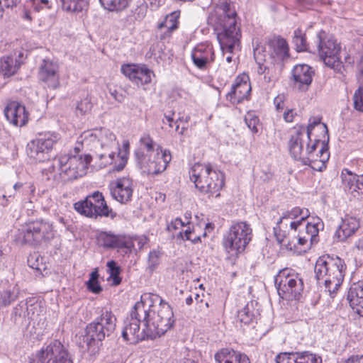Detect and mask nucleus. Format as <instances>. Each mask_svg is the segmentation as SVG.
Returning a JSON list of instances; mask_svg holds the SVG:
<instances>
[{
  "label": "nucleus",
  "mask_w": 363,
  "mask_h": 363,
  "mask_svg": "<svg viewBox=\"0 0 363 363\" xmlns=\"http://www.w3.org/2000/svg\"><path fill=\"white\" fill-rule=\"evenodd\" d=\"M37 363H73V357L60 340L47 342L37 353Z\"/></svg>",
  "instance_id": "nucleus-16"
},
{
  "label": "nucleus",
  "mask_w": 363,
  "mask_h": 363,
  "mask_svg": "<svg viewBox=\"0 0 363 363\" xmlns=\"http://www.w3.org/2000/svg\"><path fill=\"white\" fill-rule=\"evenodd\" d=\"M135 155L142 172L147 175H157L164 172L172 159L170 152L162 150L159 146L155 154L145 155V152L138 150Z\"/></svg>",
  "instance_id": "nucleus-13"
},
{
  "label": "nucleus",
  "mask_w": 363,
  "mask_h": 363,
  "mask_svg": "<svg viewBox=\"0 0 363 363\" xmlns=\"http://www.w3.org/2000/svg\"><path fill=\"white\" fill-rule=\"evenodd\" d=\"M292 42L298 52L309 51V45L301 30L297 29L294 31Z\"/></svg>",
  "instance_id": "nucleus-39"
},
{
  "label": "nucleus",
  "mask_w": 363,
  "mask_h": 363,
  "mask_svg": "<svg viewBox=\"0 0 363 363\" xmlns=\"http://www.w3.org/2000/svg\"><path fill=\"white\" fill-rule=\"evenodd\" d=\"M284 95H278L275 97L274 100V104L276 106L277 111L283 110L284 107Z\"/></svg>",
  "instance_id": "nucleus-58"
},
{
  "label": "nucleus",
  "mask_w": 363,
  "mask_h": 363,
  "mask_svg": "<svg viewBox=\"0 0 363 363\" xmlns=\"http://www.w3.org/2000/svg\"><path fill=\"white\" fill-rule=\"evenodd\" d=\"M359 228V220L353 216H345L341 224L335 232V236L339 241H345L352 235Z\"/></svg>",
  "instance_id": "nucleus-29"
},
{
  "label": "nucleus",
  "mask_w": 363,
  "mask_h": 363,
  "mask_svg": "<svg viewBox=\"0 0 363 363\" xmlns=\"http://www.w3.org/2000/svg\"><path fill=\"white\" fill-rule=\"evenodd\" d=\"M216 363H250L248 357L233 349L223 348L214 355Z\"/></svg>",
  "instance_id": "nucleus-28"
},
{
  "label": "nucleus",
  "mask_w": 363,
  "mask_h": 363,
  "mask_svg": "<svg viewBox=\"0 0 363 363\" xmlns=\"http://www.w3.org/2000/svg\"><path fill=\"white\" fill-rule=\"evenodd\" d=\"M179 15V11H174L167 15L164 21L160 23L159 28H166L169 34L171 33L178 28Z\"/></svg>",
  "instance_id": "nucleus-36"
},
{
  "label": "nucleus",
  "mask_w": 363,
  "mask_h": 363,
  "mask_svg": "<svg viewBox=\"0 0 363 363\" xmlns=\"http://www.w3.org/2000/svg\"><path fill=\"white\" fill-rule=\"evenodd\" d=\"M297 354V363H321L322 359L316 354L304 351L302 352H296Z\"/></svg>",
  "instance_id": "nucleus-41"
},
{
  "label": "nucleus",
  "mask_w": 363,
  "mask_h": 363,
  "mask_svg": "<svg viewBox=\"0 0 363 363\" xmlns=\"http://www.w3.org/2000/svg\"><path fill=\"white\" fill-rule=\"evenodd\" d=\"M346 265L337 256L323 255L315 264V277L319 286H324L330 294L335 293L342 284Z\"/></svg>",
  "instance_id": "nucleus-4"
},
{
  "label": "nucleus",
  "mask_w": 363,
  "mask_h": 363,
  "mask_svg": "<svg viewBox=\"0 0 363 363\" xmlns=\"http://www.w3.org/2000/svg\"><path fill=\"white\" fill-rule=\"evenodd\" d=\"M315 157L323 160V161H327L329 158V155L327 150L323 146L319 150L318 153L315 155Z\"/></svg>",
  "instance_id": "nucleus-59"
},
{
  "label": "nucleus",
  "mask_w": 363,
  "mask_h": 363,
  "mask_svg": "<svg viewBox=\"0 0 363 363\" xmlns=\"http://www.w3.org/2000/svg\"><path fill=\"white\" fill-rule=\"evenodd\" d=\"M99 246L106 249H116L118 252L128 254L134 247L132 239L122 234H114L111 231H100L96 235Z\"/></svg>",
  "instance_id": "nucleus-18"
},
{
  "label": "nucleus",
  "mask_w": 363,
  "mask_h": 363,
  "mask_svg": "<svg viewBox=\"0 0 363 363\" xmlns=\"http://www.w3.org/2000/svg\"><path fill=\"white\" fill-rule=\"evenodd\" d=\"M92 103L91 101V99L86 96L85 98L82 99L77 104V111L80 113L82 115H84L89 113L92 108Z\"/></svg>",
  "instance_id": "nucleus-48"
},
{
  "label": "nucleus",
  "mask_w": 363,
  "mask_h": 363,
  "mask_svg": "<svg viewBox=\"0 0 363 363\" xmlns=\"http://www.w3.org/2000/svg\"><path fill=\"white\" fill-rule=\"evenodd\" d=\"M116 318L111 311L106 308L101 310L100 315L89 323L86 328V335L83 342L86 347L98 345L106 337H110L116 330Z\"/></svg>",
  "instance_id": "nucleus-7"
},
{
  "label": "nucleus",
  "mask_w": 363,
  "mask_h": 363,
  "mask_svg": "<svg viewBox=\"0 0 363 363\" xmlns=\"http://www.w3.org/2000/svg\"><path fill=\"white\" fill-rule=\"evenodd\" d=\"M284 119L286 122L290 123L294 121V115L293 113V110H288L286 112L284 113Z\"/></svg>",
  "instance_id": "nucleus-62"
},
{
  "label": "nucleus",
  "mask_w": 363,
  "mask_h": 363,
  "mask_svg": "<svg viewBox=\"0 0 363 363\" xmlns=\"http://www.w3.org/2000/svg\"><path fill=\"white\" fill-rule=\"evenodd\" d=\"M324 227L323 223L318 217L312 218L311 220L308 222L305 226L304 234L310 238L311 244L317 243L318 241V233Z\"/></svg>",
  "instance_id": "nucleus-34"
},
{
  "label": "nucleus",
  "mask_w": 363,
  "mask_h": 363,
  "mask_svg": "<svg viewBox=\"0 0 363 363\" xmlns=\"http://www.w3.org/2000/svg\"><path fill=\"white\" fill-rule=\"evenodd\" d=\"M194 232L188 227L184 232L180 231L177 235L178 238H181L183 240H186L191 241L193 244H196L201 242V238L199 235L193 236Z\"/></svg>",
  "instance_id": "nucleus-49"
},
{
  "label": "nucleus",
  "mask_w": 363,
  "mask_h": 363,
  "mask_svg": "<svg viewBox=\"0 0 363 363\" xmlns=\"http://www.w3.org/2000/svg\"><path fill=\"white\" fill-rule=\"evenodd\" d=\"M185 225L184 222H183L180 218H177L167 224V230L169 232H172L173 230L179 229Z\"/></svg>",
  "instance_id": "nucleus-55"
},
{
  "label": "nucleus",
  "mask_w": 363,
  "mask_h": 363,
  "mask_svg": "<svg viewBox=\"0 0 363 363\" xmlns=\"http://www.w3.org/2000/svg\"><path fill=\"white\" fill-rule=\"evenodd\" d=\"M21 0H0V11H3L4 8H13Z\"/></svg>",
  "instance_id": "nucleus-57"
},
{
  "label": "nucleus",
  "mask_w": 363,
  "mask_h": 363,
  "mask_svg": "<svg viewBox=\"0 0 363 363\" xmlns=\"http://www.w3.org/2000/svg\"><path fill=\"white\" fill-rule=\"evenodd\" d=\"M152 9H157L162 5L165 0H147Z\"/></svg>",
  "instance_id": "nucleus-63"
},
{
  "label": "nucleus",
  "mask_w": 363,
  "mask_h": 363,
  "mask_svg": "<svg viewBox=\"0 0 363 363\" xmlns=\"http://www.w3.org/2000/svg\"><path fill=\"white\" fill-rule=\"evenodd\" d=\"M347 299L354 312L363 317V281L350 289Z\"/></svg>",
  "instance_id": "nucleus-30"
},
{
  "label": "nucleus",
  "mask_w": 363,
  "mask_h": 363,
  "mask_svg": "<svg viewBox=\"0 0 363 363\" xmlns=\"http://www.w3.org/2000/svg\"><path fill=\"white\" fill-rule=\"evenodd\" d=\"M353 104L356 111L363 112V84L354 91Z\"/></svg>",
  "instance_id": "nucleus-46"
},
{
  "label": "nucleus",
  "mask_w": 363,
  "mask_h": 363,
  "mask_svg": "<svg viewBox=\"0 0 363 363\" xmlns=\"http://www.w3.org/2000/svg\"><path fill=\"white\" fill-rule=\"evenodd\" d=\"M39 79L50 89H57L60 85L58 65L51 61L44 60L39 72Z\"/></svg>",
  "instance_id": "nucleus-25"
},
{
  "label": "nucleus",
  "mask_w": 363,
  "mask_h": 363,
  "mask_svg": "<svg viewBox=\"0 0 363 363\" xmlns=\"http://www.w3.org/2000/svg\"><path fill=\"white\" fill-rule=\"evenodd\" d=\"M64 9L73 13H79L87 9L89 0H60Z\"/></svg>",
  "instance_id": "nucleus-35"
},
{
  "label": "nucleus",
  "mask_w": 363,
  "mask_h": 363,
  "mask_svg": "<svg viewBox=\"0 0 363 363\" xmlns=\"http://www.w3.org/2000/svg\"><path fill=\"white\" fill-rule=\"evenodd\" d=\"M326 161H323L321 159L316 158L315 157V154L313 153V159L312 161L307 164L306 165L310 166L315 171L322 172L323 169L326 168L325 165Z\"/></svg>",
  "instance_id": "nucleus-53"
},
{
  "label": "nucleus",
  "mask_w": 363,
  "mask_h": 363,
  "mask_svg": "<svg viewBox=\"0 0 363 363\" xmlns=\"http://www.w3.org/2000/svg\"><path fill=\"white\" fill-rule=\"evenodd\" d=\"M121 72L138 86L150 84L152 75H154L153 72L150 69L136 65H124L121 67Z\"/></svg>",
  "instance_id": "nucleus-23"
},
{
  "label": "nucleus",
  "mask_w": 363,
  "mask_h": 363,
  "mask_svg": "<svg viewBox=\"0 0 363 363\" xmlns=\"http://www.w3.org/2000/svg\"><path fill=\"white\" fill-rule=\"evenodd\" d=\"M251 86L247 75L243 74L236 77L230 91L226 94V99L233 104H238L248 99Z\"/></svg>",
  "instance_id": "nucleus-21"
},
{
  "label": "nucleus",
  "mask_w": 363,
  "mask_h": 363,
  "mask_svg": "<svg viewBox=\"0 0 363 363\" xmlns=\"http://www.w3.org/2000/svg\"><path fill=\"white\" fill-rule=\"evenodd\" d=\"M257 73L260 75H264V78L267 82H271L272 75L270 74L269 67H266L264 65L259 64Z\"/></svg>",
  "instance_id": "nucleus-56"
},
{
  "label": "nucleus",
  "mask_w": 363,
  "mask_h": 363,
  "mask_svg": "<svg viewBox=\"0 0 363 363\" xmlns=\"http://www.w3.org/2000/svg\"><path fill=\"white\" fill-rule=\"evenodd\" d=\"M279 296L282 299L298 300L303 291V281L300 275L293 269L280 270L274 279Z\"/></svg>",
  "instance_id": "nucleus-9"
},
{
  "label": "nucleus",
  "mask_w": 363,
  "mask_h": 363,
  "mask_svg": "<svg viewBox=\"0 0 363 363\" xmlns=\"http://www.w3.org/2000/svg\"><path fill=\"white\" fill-rule=\"evenodd\" d=\"M21 234L23 242L29 245L40 244L43 240H50L54 236L52 225L42 220L27 223Z\"/></svg>",
  "instance_id": "nucleus-17"
},
{
  "label": "nucleus",
  "mask_w": 363,
  "mask_h": 363,
  "mask_svg": "<svg viewBox=\"0 0 363 363\" xmlns=\"http://www.w3.org/2000/svg\"><path fill=\"white\" fill-rule=\"evenodd\" d=\"M145 311L140 308L136 302L133 307L130 315L124 320V326L122 330V337L124 340L130 344H136L147 337V329L146 327L140 329V324L143 322Z\"/></svg>",
  "instance_id": "nucleus-14"
},
{
  "label": "nucleus",
  "mask_w": 363,
  "mask_h": 363,
  "mask_svg": "<svg viewBox=\"0 0 363 363\" xmlns=\"http://www.w3.org/2000/svg\"><path fill=\"white\" fill-rule=\"evenodd\" d=\"M74 208L80 214L91 218L116 216V213L108 206L102 193L99 191L88 195L84 201L75 203Z\"/></svg>",
  "instance_id": "nucleus-11"
},
{
  "label": "nucleus",
  "mask_w": 363,
  "mask_h": 363,
  "mask_svg": "<svg viewBox=\"0 0 363 363\" xmlns=\"http://www.w3.org/2000/svg\"><path fill=\"white\" fill-rule=\"evenodd\" d=\"M296 352H281L277 355L276 363H297Z\"/></svg>",
  "instance_id": "nucleus-47"
},
{
  "label": "nucleus",
  "mask_w": 363,
  "mask_h": 363,
  "mask_svg": "<svg viewBox=\"0 0 363 363\" xmlns=\"http://www.w3.org/2000/svg\"><path fill=\"white\" fill-rule=\"evenodd\" d=\"M252 239V229L246 222L233 223L223 237V245L228 253L238 255Z\"/></svg>",
  "instance_id": "nucleus-10"
},
{
  "label": "nucleus",
  "mask_w": 363,
  "mask_h": 363,
  "mask_svg": "<svg viewBox=\"0 0 363 363\" xmlns=\"http://www.w3.org/2000/svg\"><path fill=\"white\" fill-rule=\"evenodd\" d=\"M318 50L324 63L336 72H340L343 67L340 60V44L333 36H328L325 32L320 30L317 35Z\"/></svg>",
  "instance_id": "nucleus-12"
},
{
  "label": "nucleus",
  "mask_w": 363,
  "mask_h": 363,
  "mask_svg": "<svg viewBox=\"0 0 363 363\" xmlns=\"http://www.w3.org/2000/svg\"><path fill=\"white\" fill-rule=\"evenodd\" d=\"M247 127L252 130V133H257L258 130L257 125L259 123V118L251 113H248L245 118Z\"/></svg>",
  "instance_id": "nucleus-52"
},
{
  "label": "nucleus",
  "mask_w": 363,
  "mask_h": 363,
  "mask_svg": "<svg viewBox=\"0 0 363 363\" xmlns=\"http://www.w3.org/2000/svg\"><path fill=\"white\" fill-rule=\"evenodd\" d=\"M141 145L145 149V155H153L156 153L155 150V143L149 135H144L140 140Z\"/></svg>",
  "instance_id": "nucleus-45"
},
{
  "label": "nucleus",
  "mask_w": 363,
  "mask_h": 363,
  "mask_svg": "<svg viewBox=\"0 0 363 363\" xmlns=\"http://www.w3.org/2000/svg\"><path fill=\"white\" fill-rule=\"evenodd\" d=\"M160 252L159 251L153 250L149 253L148 255V267L153 270L160 264Z\"/></svg>",
  "instance_id": "nucleus-51"
},
{
  "label": "nucleus",
  "mask_w": 363,
  "mask_h": 363,
  "mask_svg": "<svg viewBox=\"0 0 363 363\" xmlns=\"http://www.w3.org/2000/svg\"><path fill=\"white\" fill-rule=\"evenodd\" d=\"M108 272L109 273V279L112 280L113 284L117 286L121 284V278L119 274L121 272L120 267L113 260L107 262Z\"/></svg>",
  "instance_id": "nucleus-40"
},
{
  "label": "nucleus",
  "mask_w": 363,
  "mask_h": 363,
  "mask_svg": "<svg viewBox=\"0 0 363 363\" xmlns=\"http://www.w3.org/2000/svg\"><path fill=\"white\" fill-rule=\"evenodd\" d=\"M32 4L33 9L36 11L50 8L49 0H32Z\"/></svg>",
  "instance_id": "nucleus-54"
},
{
  "label": "nucleus",
  "mask_w": 363,
  "mask_h": 363,
  "mask_svg": "<svg viewBox=\"0 0 363 363\" xmlns=\"http://www.w3.org/2000/svg\"><path fill=\"white\" fill-rule=\"evenodd\" d=\"M315 0H297L298 4H300L303 8L308 9L311 6Z\"/></svg>",
  "instance_id": "nucleus-64"
},
{
  "label": "nucleus",
  "mask_w": 363,
  "mask_h": 363,
  "mask_svg": "<svg viewBox=\"0 0 363 363\" xmlns=\"http://www.w3.org/2000/svg\"><path fill=\"white\" fill-rule=\"evenodd\" d=\"M145 311L143 323L147 329V337L155 339L163 335L174 323L170 306L158 295L145 294L137 302Z\"/></svg>",
  "instance_id": "nucleus-3"
},
{
  "label": "nucleus",
  "mask_w": 363,
  "mask_h": 363,
  "mask_svg": "<svg viewBox=\"0 0 363 363\" xmlns=\"http://www.w3.org/2000/svg\"><path fill=\"white\" fill-rule=\"evenodd\" d=\"M91 161L90 155H64L55 157L47 169L55 179L67 182L85 175Z\"/></svg>",
  "instance_id": "nucleus-5"
},
{
  "label": "nucleus",
  "mask_w": 363,
  "mask_h": 363,
  "mask_svg": "<svg viewBox=\"0 0 363 363\" xmlns=\"http://www.w3.org/2000/svg\"><path fill=\"white\" fill-rule=\"evenodd\" d=\"M235 4L228 0L219 1L209 12L207 23L211 26L219 42L223 57L227 64V74L235 70L237 60L234 55L240 50L241 31L238 26Z\"/></svg>",
  "instance_id": "nucleus-1"
},
{
  "label": "nucleus",
  "mask_w": 363,
  "mask_h": 363,
  "mask_svg": "<svg viewBox=\"0 0 363 363\" xmlns=\"http://www.w3.org/2000/svg\"><path fill=\"white\" fill-rule=\"evenodd\" d=\"M319 123L320 121L318 120L308 124L306 136L301 130H296L294 134L291 135L289 142L290 154L295 160L301 162L303 164H309L313 159V152L316 150L319 140H315V143L311 146L308 142L311 140L312 129Z\"/></svg>",
  "instance_id": "nucleus-8"
},
{
  "label": "nucleus",
  "mask_w": 363,
  "mask_h": 363,
  "mask_svg": "<svg viewBox=\"0 0 363 363\" xmlns=\"http://www.w3.org/2000/svg\"><path fill=\"white\" fill-rule=\"evenodd\" d=\"M252 303H247L245 307L238 311V319L244 324H250L255 318V313L252 311Z\"/></svg>",
  "instance_id": "nucleus-38"
},
{
  "label": "nucleus",
  "mask_w": 363,
  "mask_h": 363,
  "mask_svg": "<svg viewBox=\"0 0 363 363\" xmlns=\"http://www.w3.org/2000/svg\"><path fill=\"white\" fill-rule=\"evenodd\" d=\"M83 146L94 150L101 161V164H113V171L121 172L127 162V157L121 156L120 152L116 155L112 149L119 150L116 136L105 128H96L84 131L80 136Z\"/></svg>",
  "instance_id": "nucleus-2"
},
{
  "label": "nucleus",
  "mask_w": 363,
  "mask_h": 363,
  "mask_svg": "<svg viewBox=\"0 0 363 363\" xmlns=\"http://www.w3.org/2000/svg\"><path fill=\"white\" fill-rule=\"evenodd\" d=\"M13 190L14 193L9 191L7 194L3 195L0 197V204L2 206H6L8 203V199H13L16 196H21L27 195L29 192H34V188L32 185L27 183L17 182L13 186Z\"/></svg>",
  "instance_id": "nucleus-33"
},
{
  "label": "nucleus",
  "mask_w": 363,
  "mask_h": 363,
  "mask_svg": "<svg viewBox=\"0 0 363 363\" xmlns=\"http://www.w3.org/2000/svg\"><path fill=\"white\" fill-rule=\"evenodd\" d=\"M344 363H363V355L351 356Z\"/></svg>",
  "instance_id": "nucleus-60"
},
{
  "label": "nucleus",
  "mask_w": 363,
  "mask_h": 363,
  "mask_svg": "<svg viewBox=\"0 0 363 363\" xmlns=\"http://www.w3.org/2000/svg\"><path fill=\"white\" fill-rule=\"evenodd\" d=\"M297 240H298V243L300 245H304L308 241H310V238H308L307 235H306L303 232H301V233H300V234H298Z\"/></svg>",
  "instance_id": "nucleus-61"
},
{
  "label": "nucleus",
  "mask_w": 363,
  "mask_h": 363,
  "mask_svg": "<svg viewBox=\"0 0 363 363\" xmlns=\"http://www.w3.org/2000/svg\"><path fill=\"white\" fill-rule=\"evenodd\" d=\"M32 308H29L27 301H21L14 308L13 313L15 317H28L30 318V311Z\"/></svg>",
  "instance_id": "nucleus-42"
},
{
  "label": "nucleus",
  "mask_w": 363,
  "mask_h": 363,
  "mask_svg": "<svg viewBox=\"0 0 363 363\" xmlns=\"http://www.w3.org/2000/svg\"><path fill=\"white\" fill-rule=\"evenodd\" d=\"M108 189L111 196L121 203H126L131 201L133 183L129 177H121L111 182Z\"/></svg>",
  "instance_id": "nucleus-20"
},
{
  "label": "nucleus",
  "mask_w": 363,
  "mask_h": 363,
  "mask_svg": "<svg viewBox=\"0 0 363 363\" xmlns=\"http://www.w3.org/2000/svg\"><path fill=\"white\" fill-rule=\"evenodd\" d=\"M190 179L196 187L208 196L218 197L220 190L224 186V174L220 171L213 169L208 164L196 163L189 172Z\"/></svg>",
  "instance_id": "nucleus-6"
},
{
  "label": "nucleus",
  "mask_w": 363,
  "mask_h": 363,
  "mask_svg": "<svg viewBox=\"0 0 363 363\" xmlns=\"http://www.w3.org/2000/svg\"><path fill=\"white\" fill-rule=\"evenodd\" d=\"M268 46L271 57L277 61H283L289 57V45L287 42L280 36H274L269 40Z\"/></svg>",
  "instance_id": "nucleus-27"
},
{
  "label": "nucleus",
  "mask_w": 363,
  "mask_h": 363,
  "mask_svg": "<svg viewBox=\"0 0 363 363\" xmlns=\"http://www.w3.org/2000/svg\"><path fill=\"white\" fill-rule=\"evenodd\" d=\"M342 182L345 191L354 196L363 194V175H357L348 169H343L341 173Z\"/></svg>",
  "instance_id": "nucleus-26"
},
{
  "label": "nucleus",
  "mask_w": 363,
  "mask_h": 363,
  "mask_svg": "<svg viewBox=\"0 0 363 363\" xmlns=\"http://www.w3.org/2000/svg\"><path fill=\"white\" fill-rule=\"evenodd\" d=\"M59 138L55 133H40L26 147L28 156L36 162H43L50 157V152Z\"/></svg>",
  "instance_id": "nucleus-15"
},
{
  "label": "nucleus",
  "mask_w": 363,
  "mask_h": 363,
  "mask_svg": "<svg viewBox=\"0 0 363 363\" xmlns=\"http://www.w3.org/2000/svg\"><path fill=\"white\" fill-rule=\"evenodd\" d=\"M191 57L194 66L200 70L208 69L216 58L213 47L207 44L197 45L192 50Z\"/></svg>",
  "instance_id": "nucleus-22"
},
{
  "label": "nucleus",
  "mask_w": 363,
  "mask_h": 363,
  "mask_svg": "<svg viewBox=\"0 0 363 363\" xmlns=\"http://www.w3.org/2000/svg\"><path fill=\"white\" fill-rule=\"evenodd\" d=\"M131 0H99L101 6L111 11H121L127 8Z\"/></svg>",
  "instance_id": "nucleus-37"
},
{
  "label": "nucleus",
  "mask_w": 363,
  "mask_h": 363,
  "mask_svg": "<svg viewBox=\"0 0 363 363\" xmlns=\"http://www.w3.org/2000/svg\"><path fill=\"white\" fill-rule=\"evenodd\" d=\"M4 115L9 123L16 126L21 127L28 120V113L25 106L17 101H11L6 106Z\"/></svg>",
  "instance_id": "nucleus-24"
},
{
  "label": "nucleus",
  "mask_w": 363,
  "mask_h": 363,
  "mask_svg": "<svg viewBox=\"0 0 363 363\" xmlns=\"http://www.w3.org/2000/svg\"><path fill=\"white\" fill-rule=\"evenodd\" d=\"M17 298V294L13 291L6 290L1 294L0 303L3 306H8Z\"/></svg>",
  "instance_id": "nucleus-50"
},
{
  "label": "nucleus",
  "mask_w": 363,
  "mask_h": 363,
  "mask_svg": "<svg viewBox=\"0 0 363 363\" xmlns=\"http://www.w3.org/2000/svg\"><path fill=\"white\" fill-rule=\"evenodd\" d=\"M313 71L308 65H296L292 70V77L296 84H298L299 87L308 86L312 82Z\"/></svg>",
  "instance_id": "nucleus-31"
},
{
  "label": "nucleus",
  "mask_w": 363,
  "mask_h": 363,
  "mask_svg": "<svg viewBox=\"0 0 363 363\" xmlns=\"http://www.w3.org/2000/svg\"><path fill=\"white\" fill-rule=\"evenodd\" d=\"M42 260L43 259H40V256L35 253L28 257V264L30 268L41 274L42 270L45 269Z\"/></svg>",
  "instance_id": "nucleus-44"
},
{
  "label": "nucleus",
  "mask_w": 363,
  "mask_h": 363,
  "mask_svg": "<svg viewBox=\"0 0 363 363\" xmlns=\"http://www.w3.org/2000/svg\"><path fill=\"white\" fill-rule=\"evenodd\" d=\"M98 272L94 271L90 274L89 279L86 283L88 289L94 294H99L102 291V289L98 281Z\"/></svg>",
  "instance_id": "nucleus-43"
},
{
  "label": "nucleus",
  "mask_w": 363,
  "mask_h": 363,
  "mask_svg": "<svg viewBox=\"0 0 363 363\" xmlns=\"http://www.w3.org/2000/svg\"><path fill=\"white\" fill-rule=\"evenodd\" d=\"M21 65V62L18 60L16 54L3 56L0 58V74L4 77L13 76L17 72Z\"/></svg>",
  "instance_id": "nucleus-32"
},
{
  "label": "nucleus",
  "mask_w": 363,
  "mask_h": 363,
  "mask_svg": "<svg viewBox=\"0 0 363 363\" xmlns=\"http://www.w3.org/2000/svg\"><path fill=\"white\" fill-rule=\"evenodd\" d=\"M309 216L310 213L308 209L299 207H295L291 210L283 212L277 222L276 226L274 227V233L277 242L281 245H286L285 243L286 231L281 229V225L286 220H294L300 217V220L290 222V229L296 230L302 225L303 220L308 218Z\"/></svg>",
  "instance_id": "nucleus-19"
}]
</instances>
